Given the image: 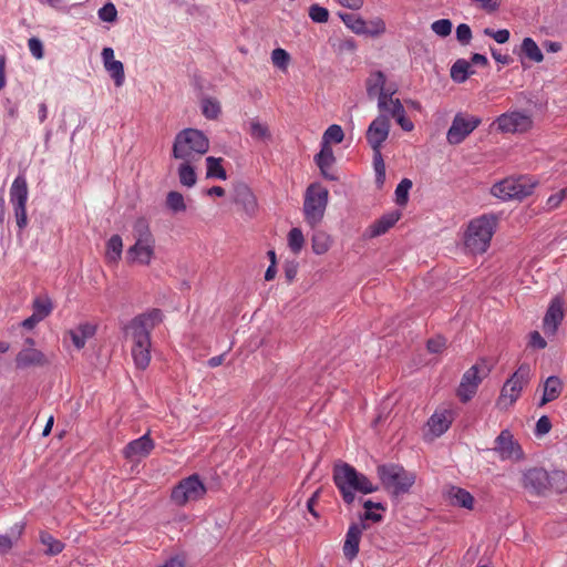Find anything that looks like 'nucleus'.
<instances>
[{
    "instance_id": "1",
    "label": "nucleus",
    "mask_w": 567,
    "mask_h": 567,
    "mask_svg": "<svg viewBox=\"0 0 567 567\" xmlns=\"http://www.w3.org/2000/svg\"><path fill=\"white\" fill-rule=\"evenodd\" d=\"M163 321L159 309H152L130 321L125 332L132 340V357L136 368L145 370L151 362V332Z\"/></svg>"
},
{
    "instance_id": "2",
    "label": "nucleus",
    "mask_w": 567,
    "mask_h": 567,
    "mask_svg": "<svg viewBox=\"0 0 567 567\" xmlns=\"http://www.w3.org/2000/svg\"><path fill=\"white\" fill-rule=\"evenodd\" d=\"M333 483L340 492L346 504L351 505L354 499V493L371 494L379 489L364 474L358 472L352 465L338 462L333 466Z\"/></svg>"
},
{
    "instance_id": "3",
    "label": "nucleus",
    "mask_w": 567,
    "mask_h": 567,
    "mask_svg": "<svg viewBox=\"0 0 567 567\" xmlns=\"http://www.w3.org/2000/svg\"><path fill=\"white\" fill-rule=\"evenodd\" d=\"M132 237L134 244L126 251L127 261L141 266L151 265L155 258L156 239L145 217H138L134 221Z\"/></svg>"
},
{
    "instance_id": "4",
    "label": "nucleus",
    "mask_w": 567,
    "mask_h": 567,
    "mask_svg": "<svg viewBox=\"0 0 567 567\" xmlns=\"http://www.w3.org/2000/svg\"><path fill=\"white\" fill-rule=\"evenodd\" d=\"M209 150V140L199 130L184 128L173 143V157L183 162H199Z\"/></svg>"
},
{
    "instance_id": "5",
    "label": "nucleus",
    "mask_w": 567,
    "mask_h": 567,
    "mask_svg": "<svg viewBox=\"0 0 567 567\" xmlns=\"http://www.w3.org/2000/svg\"><path fill=\"white\" fill-rule=\"evenodd\" d=\"M497 218L493 215H482L470 221L464 235L465 248L472 254H483L489 247L495 233Z\"/></svg>"
},
{
    "instance_id": "6",
    "label": "nucleus",
    "mask_w": 567,
    "mask_h": 567,
    "mask_svg": "<svg viewBox=\"0 0 567 567\" xmlns=\"http://www.w3.org/2000/svg\"><path fill=\"white\" fill-rule=\"evenodd\" d=\"M384 489L398 497L410 492L415 483V474L398 464H382L377 467Z\"/></svg>"
},
{
    "instance_id": "7",
    "label": "nucleus",
    "mask_w": 567,
    "mask_h": 567,
    "mask_svg": "<svg viewBox=\"0 0 567 567\" xmlns=\"http://www.w3.org/2000/svg\"><path fill=\"white\" fill-rule=\"evenodd\" d=\"M537 181L528 175L506 177L491 187V194L502 200L523 199L534 192Z\"/></svg>"
},
{
    "instance_id": "8",
    "label": "nucleus",
    "mask_w": 567,
    "mask_h": 567,
    "mask_svg": "<svg viewBox=\"0 0 567 567\" xmlns=\"http://www.w3.org/2000/svg\"><path fill=\"white\" fill-rule=\"evenodd\" d=\"M329 190L319 183L310 184L305 193V220L312 228L321 223L328 205Z\"/></svg>"
},
{
    "instance_id": "9",
    "label": "nucleus",
    "mask_w": 567,
    "mask_h": 567,
    "mask_svg": "<svg viewBox=\"0 0 567 567\" xmlns=\"http://www.w3.org/2000/svg\"><path fill=\"white\" fill-rule=\"evenodd\" d=\"M559 481L565 482L563 472L549 474L542 467H532L523 472L520 482L529 494L545 496L554 488V483Z\"/></svg>"
},
{
    "instance_id": "10",
    "label": "nucleus",
    "mask_w": 567,
    "mask_h": 567,
    "mask_svg": "<svg viewBox=\"0 0 567 567\" xmlns=\"http://www.w3.org/2000/svg\"><path fill=\"white\" fill-rule=\"evenodd\" d=\"M532 379V368L528 363H522L512 377L504 383L497 405L507 408L517 401L523 389Z\"/></svg>"
},
{
    "instance_id": "11",
    "label": "nucleus",
    "mask_w": 567,
    "mask_h": 567,
    "mask_svg": "<svg viewBox=\"0 0 567 567\" xmlns=\"http://www.w3.org/2000/svg\"><path fill=\"white\" fill-rule=\"evenodd\" d=\"M207 489L198 474H193L179 481L171 493V499L178 506H184L189 502H196L204 497Z\"/></svg>"
},
{
    "instance_id": "12",
    "label": "nucleus",
    "mask_w": 567,
    "mask_h": 567,
    "mask_svg": "<svg viewBox=\"0 0 567 567\" xmlns=\"http://www.w3.org/2000/svg\"><path fill=\"white\" fill-rule=\"evenodd\" d=\"M481 118L466 113H457L447 131L446 140L451 145L461 144L480 124Z\"/></svg>"
},
{
    "instance_id": "13",
    "label": "nucleus",
    "mask_w": 567,
    "mask_h": 567,
    "mask_svg": "<svg viewBox=\"0 0 567 567\" xmlns=\"http://www.w3.org/2000/svg\"><path fill=\"white\" fill-rule=\"evenodd\" d=\"M502 461H520L524 453L517 441L514 440L509 430H503L494 441L493 449Z\"/></svg>"
},
{
    "instance_id": "14",
    "label": "nucleus",
    "mask_w": 567,
    "mask_h": 567,
    "mask_svg": "<svg viewBox=\"0 0 567 567\" xmlns=\"http://www.w3.org/2000/svg\"><path fill=\"white\" fill-rule=\"evenodd\" d=\"M390 118L385 114H379L369 125L365 138L372 151L381 150L382 144L390 134Z\"/></svg>"
},
{
    "instance_id": "15",
    "label": "nucleus",
    "mask_w": 567,
    "mask_h": 567,
    "mask_svg": "<svg viewBox=\"0 0 567 567\" xmlns=\"http://www.w3.org/2000/svg\"><path fill=\"white\" fill-rule=\"evenodd\" d=\"M455 419V412L449 408H439L427 420L429 433L425 436H430V440L440 437L443 435L452 425Z\"/></svg>"
},
{
    "instance_id": "16",
    "label": "nucleus",
    "mask_w": 567,
    "mask_h": 567,
    "mask_svg": "<svg viewBox=\"0 0 567 567\" xmlns=\"http://www.w3.org/2000/svg\"><path fill=\"white\" fill-rule=\"evenodd\" d=\"M499 131L505 133H523L532 127L530 116L520 112L502 114L496 120Z\"/></svg>"
},
{
    "instance_id": "17",
    "label": "nucleus",
    "mask_w": 567,
    "mask_h": 567,
    "mask_svg": "<svg viewBox=\"0 0 567 567\" xmlns=\"http://www.w3.org/2000/svg\"><path fill=\"white\" fill-rule=\"evenodd\" d=\"M564 316V300L561 297L556 296L551 299L543 319V330L545 334L554 336L558 326L561 323Z\"/></svg>"
},
{
    "instance_id": "18",
    "label": "nucleus",
    "mask_w": 567,
    "mask_h": 567,
    "mask_svg": "<svg viewBox=\"0 0 567 567\" xmlns=\"http://www.w3.org/2000/svg\"><path fill=\"white\" fill-rule=\"evenodd\" d=\"M155 443L146 433L143 436L131 441L123 450V455L127 460L146 457L154 450Z\"/></svg>"
},
{
    "instance_id": "19",
    "label": "nucleus",
    "mask_w": 567,
    "mask_h": 567,
    "mask_svg": "<svg viewBox=\"0 0 567 567\" xmlns=\"http://www.w3.org/2000/svg\"><path fill=\"white\" fill-rule=\"evenodd\" d=\"M234 202L243 208L249 218L256 216L258 212L257 198L247 185L240 184L235 187Z\"/></svg>"
},
{
    "instance_id": "20",
    "label": "nucleus",
    "mask_w": 567,
    "mask_h": 567,
    "mask_svg": "<svg viewBox=\"0 0 567 567\" xmlns=\"http://www.w3.org/2000/svg\"><path fill=\"white\" fill-rule=\"evenodd\" d=\"M364 524H351L348 528L346 539L343 543V555L348 560H353L359 553V545L363 530L365 529Z\"/></svg>"
},
{
    "instance_id": "21",
    "label": "nucleus",
    "mask_w": 567,
    "mask_h": 567,
    "mask_svg": "<svg viewBox=\"0 0 567 567\" xmlns=\"http://www.w3.org/2000/svg\"><path fill=\"white\" fill-rule=\"evenodd\" d=\"M47 364H49L48 358L35 348H23L16 357V365L19 369L44 367Z\"/></svg>"
},
{
    "instance_id": "22",
    "label": "nucleus",
    "mask_w": 567,
    "mask_h": 567,
    "mask_svg": "<svg viewBox=\"0 0 567 567\" xmlns=\"http://www.w3.org/2000/svg\"><path fill=\"white\" fill-rule=\"evenodd\" d=\"M563 388L564 384L560 378L556 375L548 377L543 384V396L539 402V406L558 399L563 392Z\"/></svg>"
},
{
    "instance_id": "23",
    "label": "nucleus",
    "mask_w": 567,
    "mask_h": 567,
    "mask_svg": "<svg viewBox=\"0 0 567 567\" xmlns=\"http://www.w3.org/2000/svg\"><path fill=\"white\" fill-rule=\"evenodd\" d=\"M400 216L401 214L396 212L382 216L369 226V236L373 238L385 234L395 225V223L400 219Z\"/></svg>"
},
{
    "instance_id": "24",
    "label": "nucleus",
    "mask_w": 567,
    "mask_h": 567,
    "mask_svg": "<svg viewBox=\"0 0 567 567\" xmlns=\"http://www.w3.org/2000/svg\"><path fill=\"white\" fill-rule=\"evenodd\" d=\"M96 332V327L89 322L79 324L75 329L70 330L69 334L76 349L84 348L87 339H91Z\"/></svg>"
},
{
    "instance_id": "25",
    "label": "nucleus",
    "mask_w": 567,
    "mask_h": 567,
    "mask_svg": "<svg viewBox=\"0 0 567 567\" xmlns=\"http://www.w3.org/2000/svg\"><path fill=\"white\" fill-rule=\"evenodd\" d=\"M447 498L454 506H460L466 509H472L474 505V497L464 488L451 486L447 489Z\"/></svg>"
},
{
    "instance_id": "26",
    "label": "nucleus",
    "mask_w": 567,
    "mask_h": 567,
    "mask_svg": "<svg viewBox=\"0 0 567 567\" xmlns=\"http://www.w3.org/2000/svg\"><path fill=\"white\" fill-rule=\"evenodd\" d=\"M385 85V75L381 71L373 72L367 80V93L370 99L378 97L381 99L385 96L389 92L384 89Z\"/></svg>"
},
{
    "instance_id": "27",
    "label": "nucleus",
    "mask_w": 567,
    "mask_h": 567,
    "mask_svg": "<svg viewBox=\"0 0 567 567\" xmlns=\"http://www.w3.org/2000/svg\"><path fill=\"white\" fill-rule=\"evenodd\" d=\"M315 161H316V164L318 165V167L320 168L321 171V174L330 179V181H334L337 179L336 176L333 175H330L328 173V169L333 165L334 163V156H333V152H332V148L329 146V145H322V148L321 151L316 155L315 157Z\"/></svg>"
},
{
    "instance_id": "28",
    "label": "nucleus",
    "mask_w": 567,
    "mask_h": 567,
    "mask_svg": "<svg viewBox=\"0 0 567 567\" xmlns=\"http://www.w3.org/2000/svg\"><path fill=\"white\" fill-rule=\"evenodd\" d=\"M394 94V91L389 92L385 96L379 99L378 101V107L380 111V114H385L389 117H393L396 114L404 111V107L399 99H393L392 95Z\"/></svg>"
},
{
    "instance_id": "29",
    "label": "nucleus",
    "mask_w": 567,
    "mask_h": 567,
    "mask_svg": "<svg viewBox=\"0 0 567 567\" xmlns=\"http://www.w3.org/2000/svg\"><path fill=\"white\" fill-rule=\"evenodd\" d=\"M28 184L24 177L18 176L10 188V202L12 205L27 204L28 200Z\"/></svg>"
},
{
    "instance_id": "30",
    "label": "nucleus",
    "mask_w": 567,
    "mask_h": 567,
    "mask_svg": "<svg viewBox=\"0 0 567 567\" xmlns=\"http://www.w3.org/2000/svg\"><path fill=\"white\" fill-rule=\"evenodd\" d=\"M197 162H183L181 161L177 174L179 182L183 186L193 187L197 182V176L195 173Z\"/></svg>"
},
{
    "instance_id": "31",
    "label": "nucleus",
    "mask_w": 567,
    "mask_h": 567,
    "mask_svg": "<svg viewBox=\"0 0 567 567\" xmlns=\"http://www.w3.org/2000/svg\"><path fill=\"white\" fill-rule=\"evenodd\" d=\"M39 540L43 546H45V555L55 556L64 549V544L45 530L40 532Z\"/></svg>"
},
{
    "instance_id": "32",
    "label": "nucleus",
    "mask_w": 567,
    "mask_h": 567,
    "mask_svg": "<svg viewBox=\"0 0 567 567\" xmlns=\"http://www.w3.org/2000/svg\"><path fill=\"white\" fill-rule=\"evenodd\" d=\"M471 63L464 59H458L451 68V78L456 83H463L467 78L473 74Z\"/></svg>"
},
{
    "instance_id": "33",
    "label": "nucleus",
    "mask_w": 567,
    "mask_h": 567,
    "mask_svg": "<svg viewBox=\"0 0 567 567\" xmlns=\"http://www.w3.org/2000/svg\"><path fill=\"white\" fill-rule=\"evenodd\" d=\"M123 251V240L120 235H113L106 243L105 258L109 262H117Z\"/></svg>"
},
{
    "instance_id": "34",
    "label": "nucleus",
    "mask_w": 567,
    "mask_h": 567,
    "mask_svg": "<svg viewBox=\"0 0 567 567\" xmlns=\"http://www.w3.org/2000/svg\"><path fill=\"white\" fill-rule=\"evenodd\" d=\"M331 237L323 230H317L311 238L312 250L317 255L326 254L331 247Z\"/></svg>"
},
{
    "instance_id": "35",
    "label": "nucleus",
    "mask_w": 567,
    "mask_h": 567,
    "mask_svg": "<svg viewBox=\"0 0 567 567\" xmlns=\"http://www.w3.org/2000/svg\"><path fill=\"white\" fill-rule=\"evenodd\" d=\"M207 178H218L225 181L227 178L226 171L221 166V158L208 156L206 158Z\"/></svg>"
},
{
    "instance_id": "36",
    "label": "nucleus",
    "mask_w": 567,
    "mask_h": 567,
    "mask_svg": "<svg viewBox=\"0 0 567 567\" xmlns=\"http://www.w3.org/2000/svg\"><path fill=\"white\" fill-rule=\"evenodd\" d=\"M522 52L534 62H542L544 60V55L537 45V43L532 38H525L522 42Z\"/></svg>"
},
{
    "instance_id": "37",
    "label": "nucleus",
    "mask_w": 567,
    "mask_h": 567,
    "mask_svg": "<svg viewBox=\"0 0 567 567\" xmlns=\"http://www.w3.org/2000/svg\"><path fill=\"white\" fill-rule=\"evenodd\" d=\"M166 206L174 214L183 213L187 208L184 196L176 190H172L166 195Z\"/></svg>"
},
{
    "instance_id": "38",
    "label": "nucleus",
    "mask_w": 567,
    "mask_h": 567,
    "mask_svg": "<svg viewBox=\"0 0 567 567\" xmlns=\"http://www.w3.org/2000/svg\"><path fill=\"white\" fill-rule=\"evenodd\" d=\"M344 133L340 125H330L322 136V145H329L330 143L339 144L343 141Z\"/></svg>"
},
{
    "instance_id": "39",
    "label": "nucleus",
    "mask_w": 567,
    "mask_h": 567,
    "mask_svg": "<svg viewBox=\"0 0 567 567\" xmlns=\"http://www.w3.org/2000/svg\"><path fill=\"white\" fill-rule=\"evenodd\" d=\"M341 19L348 28H350L353 32L358 34L368 32L365 28V22L357 14H341Z\"/></svg>"
},
{
    "instance_id": "40",
    "label": "nucleus",
    "mask_w": 567,
    "mask_h": 567,
    "mask_svg": "<svg viewBox=\"0 0 567 567\" xmlns=\"http://www.w3.org/2000/svg\"><path fill=\"white\" fill-rule=\"evenodd\" d=\"M305 237L300 228H292L288 234V246L293 254H299L303 247Z\"/></svg>"
},
{
    "instance_id": "41",
    "label": "nucleus",
    "mask_w": 567,
    "mask_h": 567,
    "mask_svg": "<svg viewBox=\"0 0 567 567\" xmlns=\"http://www.w3.org/2000/svg\"><path fill=\"white\" fill-rule=\"evenodd\" d=\"M271 62L279 70L287 71L290 63V55L285 49L277 48L271 52Z\"/></svg>"
},
{
    "instance_id": "42",
    "label": "nucleus",
    "mask_w": 567,
    "mask_h": 567,
    "mask_svg": "<svg viewBox=\"0 0 567 567\" xmlns=\"http://www.w3.org/2000/svg\"><path fill=\"white\" fill-rule=\"evenodd\" d=\"M412 188V182L403 178L395 188V202L400 206H404L409 199V192Z\"/></svg>"
},
{
    "instance_id": "43",
    "label": "nucleus",
    "mask_w": 567,
    "mask_h": 567,
    "mask_svg": "<svg viewBox=\"0 0 567 567\" xmlns=\"http://www.w3.org/2000/svg\"><path fill=\"white\" fill-rule=\"evenodd\" d=\"M105 69L114 80L116 86H121L124 83V66L121 61L115 60L112 63H107V65H105Z\"/></svg>"
},
{
    "instance_id": "44",
    "label": "nucleus",
    "mask_w": 567,
    "mask_h": 567,
    "mask_svg": "<svg viewBox=\"0 0 567 567\" xmlns=\"http://www.w3.org/2000/svg\"><path fill=\"white\" fill-rule=\"evenodd\" d=\"M373 167L375 172V181L382 185L385 179V163L382 157L381 150L373 151Z\"/></svg>"
},
{
    "instance_id": "45",
    "label": "nucleus",
    "mask_w": 567,
    "mask_h": 567,
    "mask_svg": "<svg viewBox=\"0 0 567 567\" xmlns=\"http://www.w3.org/2000/svg\"><path fill=\"white\" fill-rule=\"evenodd\" d=\"M249 134L255 140H269L270 138V132L266 124L260 123L257 120H252L250 122V128Z\"/></svg>"
},
{
    "instance_id": "46",
    "label": "nucleus",
    "mask_w": 567,
    "mask_h": 567,
    "mask_svg": "<svg viewBox=\"0 0 567 567\" xmlns=\"http://www.w3.org/2000/svg\"><path fill=\"white\" fill-rule=\"evenodd\" d=\"M202 112L205 117L215 120L220 113V105L216 100L205 99L202 102Z\"/></svg>"
},
{
    "instance_id": "47",
    "label": "nucleus",
    "mask_w": 567,
    "mask_h": 567,
    "mask_svg": "<svg viewBox=\"0 0 567 567\" xmlns=\"http://www.w3.org/2000/svg\"><path fill=\"white\" fill-rule=\"evenodd\" d=\"M17 528V536L16 540L22 535L24 530V524L16 525ZM14 545V539H12L8 535H0V554L4 555L8 554Z\"/></svg>"
},
{
    "instance_id": "48",
    "label": "nucleus",
    "mask_w": 567,
    "mask_h": 567,
    "mask_svg": "<svg viewBox=\"0 0 567 567\" xmlns=\"http://www.w3.org/2000/svg\"><path fill=\"white\" fill-rule=\"evenodd\" d=\"M431 29L435 34L445 38L452 32V22L449 19H440L431 24Z\"/></svg>"
},
{
    "instance_id": "49",
    "label": "nucleus",
    "mask_w": 567,
    "mask_h": 567,
    "mask_svg": "<svg viewBox=\"0 0 567 567\" xmlns=\"http://www.w3.org/2000/svg\"><path fill=\"white\" fill-rule=\"evenodd\" d=\"M309 17L313 22L324 23L329 19V11L319 4H312L309 8Z\"/></svg>"
},
{
    "instance_id": "50",
    "label": "nucleus",
    "mask_w": 567,
    "mask_h": 567,
    "mask_svg": "<svg viewBox=\"0 0 567 567\" xmlns=\"http://www.w3.org/2000/svg\"><path fill=\"white\" fill-rule=\"evenodd\" d=\"M33 307L34 315H37L41 320L52 311V303L49 299H35Z\"/></svg>"
},
{
    "instance_id": "51",
    "label": "nucleus",
    "mask_w": 567,
    "mask_h": 567,
    "mask_svg": "<svg viewBox=\"0 0 567 567\" xmlns=\"http://www.w3.org/2000/svg\"><path fill=\"white\" fill-rule=\"evenodd\" d=\"M99 18L105 22H114L117 19V10L111 2L104 4L97 12Z\"/></svg>"
},
{
    "instance_id": "52",
    "label": "nucleus",
    "mask_w": 567,
    "mask_h": 567,
    "mask_svg": "<svg viewBox=\"0 0 567 567\" xmlns=\"http://www.w3.org/2000/svg\"><path fill=\"white\" fill-rule=\"evenodd\" d=\"M12 206L17 225L20 229H23L28 225L27 204H16Z\"/></svg>"
},
{
    "instance_id": "53",
    "label": "nucleus",
    "mask_w": 567,
    "mask_h": 567,
    "mask_svg": "<svg viewBox=\"0 0 567 567\" xmlns=\"http://www.w3.org/2000/svg\"><path fill=\"white\" fill-rule=\"evenodd\" d=\"M484 34L493 38L497 43H506L509 40V31L507 29H501L494 31L493 29L486 28L484 29Z\"/></svg>"
},
{
    "instance_id": "54",
    "label": "nucleus",
    "mask_w": 567,
    "mask_h": 567,
    "mask_svg": "<svg viewBox=\"0 0 567 567\" xmlns=\"http://www.w3.org/2000/svg\"><path fill=\"white\" fill-rule=\"evenodd\" d=\"M28 48H29L31 54L35 59L39 60V59L43 58V54H44L43 44H42L40 39H38V38H30L28 40Z\"/></svg>"
},
{
    "instance_id": "55",
    "label": "nucleus",
    "mask_w": 567,
    "mask_h": 567,
    "mask_svg": "<svg viewBox=\"0 0 567 567\" xmlns=\"http://www.w3.org/2000/svg\"><path fill=\"white\" fill-rule=\"evenodd\" d=\"M456 39L462 44H468L472 39L471 28L465 23L458 24L456 28Z\"/></svg>"
},
{
    "instance_id": "56",
    "label": "nucleus",
    "mask_w": 567,
    "mask_h": 567,
    "mask_svg": "<svg viewBox=\"0 0 567 567\" xmlns=\"http://www.w3.org/2000/svg\"><path fill=\"white\" fill-rule=\"evenodd\" d=\"M476 392V388H473V385H470L465 382L461 381V384L457 390V395L461 399L462 402H467L473 398V395Z\"/></svg>"
},
{
    "instance_id": "57",
    "label": "nucleus",
    "mask_w": 567,
    "mask_h": 567,
    "mask_svg": "<svg viewBox=\"0 0 567 567\" xmlns=\"http://www.w3.org/2000/svg\"><path fill=\"white\" fill-rule=\"evenodd\" d=\"M462 382H465L470 385H473V388H476L478 386V383L481 382V379L478 377V371H477V367H472L470 368L463 375L462 378Z\"/></svg>"
},
{
    "instance_id": "58",
    "label": "nucleus",
    "mask_w": 567,
    "mask_h": 567,
    "mask_svg": "<svg viewBox=\"0 0 567 567\" xmlns=\"http://www.w3.org/2000/svg\"><path fill=\"white\" fill-rule=\"evenodd\" d=\"M446 347V340L443 337H435L427 341V349L432 353H440Z\"/></svg>"
},
{
    "instance_id": "59",
    "label": "nucleus",
    "mask_w": 567,
    "mask_h": 567,
    "mask_svg": "<svg viewBox=\"0 0 567 567\" xmlns=\"http://www.w3.org/2000/svg\"><path fill=\"white\" fill-rule=\"evenodd\" d=\"M567 195H566L564 188L561 190H559L558 193L550 195L546 203L547 208L548 209L557 208L561 204V202L564 200V198Z\"/></svg>"
},
{
    "instance_id": "60",
    "label": "nucleus",
    "mask_w": 567,
    "mask_h": 567,
    "mask_svg": "<svg viewBox=\"0 0 567 567\" xmlns=\"http://www.w3.org/2000/svg\"><path fill=\"white\" fill-rule=\"evenodd\" d=\"M551 429V423L548 416L543 415L538 419L536 423V434L544 435L547 434Z\"/></svg>"
},
{
    "instance_id": "61",
    "label": "nucleus",
    "mask_w": 567,
    "mask_h": 567,
    "mask_svg": "<svg viewBox=\"0 0 567 567\" xmlns=\"http://www.w3.org/2000/svg\"><path fill=\"white\" fill-rule=\"evenodd\" d=\"M529 346L535 349H545L547 346L546 340L540 336L538 331H533L529 334Z\"/></svg>"
},
{
    "instance_id": "62",
    "label": "nucleus",
    "mask_w": 567,
    "mask_h": 567,
    "mask_svg": "<svg viewBox=\"0 0 567 567\" xmlns=\"http://www.w3.org/2000/svg\"><path fill=\"white\" fill-rule=\"evenodd\" d=\"M393 118H395L396 123L402 127V130H404L406 132H410L414 128L412 121H410L405 116V110L402 111L401 113L396 114L395 116H393Z\"/></svg>"
},
{
    "instance_id": "63",
    "label": "nucleus",
    "mask_w": 567,
    "mask_h": 567,
    "mask_svg": "<svg viewBox=\"0 0 567 567\" xmlns=\"http://www.w3.org/2000/svg\"><path fill=\"white\" fill-rule=\"evenodd\" d=\"M319 494H320V489H317V491L312 494V496L308 499V502H307V508H308L309 513H310L313 517H316V518H318V517H319L318 512L315 509V506H316V504L318 503Z\"/></svg>"
},
{
    "instance_id": "64",
    "label": "nucleus",
    "mask_w": 567,
    "mask_h": 567,
    "mask_svg": "<svg viewBox=\"0 0 567 567\" xmlns=\"http://www.w3.org/2000/svg\"><path fill=\"white\" fill-rule=\"evenodd\" d=\"M185 566V559L182 556H174L166 560L163 565L159 567H184Z\"/></svg>"
}]
</instances>
